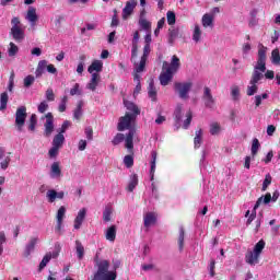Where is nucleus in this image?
<instances>
[{"mask_svg":"<svg viewBox=\"0 0 280 280\" xmlns=\"http://www.w3.org/2000/svg\"><path fill=\"white\" fill-rule=\"evenodd\" d=\"M262 100H268V94L267 93H262L261 95H256L255 96V106L256 107L261 106V101Z\"/></svg>","mask_w":280,"mask_h":280,"instance_id":"nucleus-55","label":"nucleus"},{"mask_svg":"<svg viewBox=\"0 0 280 280\" xmlns=\"http://www.w3.org/2000/svg\"><path fill=\"white\" fill-rule=\"evenodd\" d=\"M268 51V47L259 44L258 46V59L256 65L254 66V71H258L260 73H266V52Z\"/></svg>","mask_w":280,"mask_h":280,"instance_id":"nucleus-5","label":"nucleus"},{"mask_svg":"<svg viewBox=\"0 0 280 280\" xmlns=\"http://www.w3.org/2000/svg\"><path fill=\"white\" fill-rule=\"evenodd\" d=\"M100 80L101 78L98 73H92V78L90 82L86 84V89H89V91H95L100 85Z\"/></svg>","mask_w":280,"mask_h":280,"instance_id":"nucleus-21","label":"nucleus"},{"mask_svg":"<svg viewBox=\"0 0 280 280\" xmlns=\"http://www.w3.org/2000/svg\"><path fill=\"white\" fill-rule=\"evenodd\" d=\"M178 248L180 252L185 248V228H179V236L177 240Z\"/></svg>","mask_w":280,"mask_h":280,"instance_id":"nucleus-30","label":"nucleus"},{"mask_svg":"<svg viewBox=\"0 0 280 280\" xmlns=\"http://www.w3.org/2000/svg\"><path fill=\"white\" fill-rule=\"evenodd\" d=\"M13 90H14V72L11 73L9 78V85H8V91L10 93H12Z\"/></svg>","mask_w":280,"mask_h":280,"instance_id":"nucleus-63","label":"nucleus"},{"mask_svg":"<svg viewBox=\"0 0 280 280\" xmlns=\"http://www.w3.org/2000/svg\"><path fill=\"white\" fill-rule=\"evenodd\" d=\"M137 0H129L126 2L125 8L122 9V20L128 21V18L135 12V8H137Z\"/></svg>","mask_w":280,"mask_h":280,"instance_id":"nucleus-12","label":"nucleus"},{"mask_svg":"<svg viewBox=\"0 0 280 280\" xmlns=\"http://www.w3.org/2000/svg\"><path fill=\"white\" fill-rule=\"evenodd\" d=\"M110 215H113V208L107 206L103 211L104 222H110Z\"/></svg>","mask_w":280,"mask_h":280,"instance_id":"nucleus-47","label":"nucleus"},{"mask_svg":"<svg viewBox=\"0 0 280 280\" xmlns=\"http://www.w3.org/2000/svg\"><path fill=\"white\" fill-rule=\"evenodd\" d=\"M163 69H166V71H170L171 73H176V71L180 69V59L176 55H174L172 57L171 63H168L167 61L163 62Z\"/></svg>","mask_w":280,"mask_h":280,"instance_id":"nucleus-11","label":"nucleus"},{"mask_svg":"<svg viewBox=\"0 0 280 280\" xmlns=\"http://www.w3.org/2000/svg\"><path fill=\"white\" fill-rule=\"evenodd\" d=\"M156 156H158L156 151H151V171H150L151 180H154V173L156 172Z\"/></svg>","mask_w":280,"mask_h":280,"instance_id":"nucleus-25","label":"nucleus"},{"mask_svg":"<svg viewBox=\"0 0 280 280\" xmlns=\"http://www.w3.org/2000/svg\"><path fill=\"white\" fill-rule=\"evenodd\" d=\"M68 100L69 98L67 96H63L61 98V102H60L59 107H58L59 113H65L67 110V102H68Z\"/></svg>","mask_w":280,"mask_h":280,"instance_id":"nucleus-59","label":"nucleus"},{"mask_svg":"<svg viewBox=\"0 0 280 280\" xmlns=\"http://www.w3.org/2000/svg\"><path fill=\"white\" fill-rule=\"evenodd\" d=\"M221 130H222V127H220V124L212 122L210 125V135L212 136L220 135Z\"/></svg>","mask_w":280,"mask_h":280,"instance_id":"nucleus-48","label":"nucleus"},{"mask_svg":"<svg viewBox=\"0 0 280 280\" xmlns=\"http://www.w3.org/2000/svg\"><path fill=\"white\" fill-rule=\"evenodd\" d=\"M85 218H86V208H82L81 210H79L78 215L74 219V229L77 230L80 229Z\"/></svg>","mask_w":280,"mask_h":280,"instance_id":"nucleus-20","label":"nucleus"},{"mask_svg":"<svg viewBox=\"0 0 280 280\" xmlns=\"http://www.w3.org/2000/svg\"><path fill=\"white\" fill-rule=\"evenodd\" d=\"M266 248V241L260 240L256 245L254 246L253 250H247L245 255V261L249 266H257L259 264V257H261V253H264V249Z\"/></svg>","mask_w":280,"mask_h":280,"instance_id":"nucleus-3","label":"nucleus"},{"mask_svg":"<svg viewBox=\"0 0 280 280\" xmlns=\"http://www.w3.org/2000/svg\"><path fill=\"white\" fill-rule=\"evenodd\" d=\"M25 20L28 21V23H31V27H36V22L38 21V14L36 13V8L34 7L28 8L25 15Z\"/></svg>","mask_w":280,"mask_h":280,"instance_id":"nucleus-14","label":"nucleus"},{"mask_svg":"<svg viewBox=\"0 0 280 280\" xmlns=\"http://www.w3.org/2000/svg\"><path fill=\"white\" fill-rule=\"evenodd\" d=\"M36 124H38V118L36 117V114H32L28 121V130H31V132H34V130H36Z\"/></svg>","mask_w":280,"mask_h":280,"instance_id":"nucleus-42","label":"nucleus"},{"mask_svg":"<svg viewBox=\"0 0 280 280\" xmlns=\"http://www.w3.org/2000/svg\"><path fill=\"white\" fill-rule=\"evenodd\" d=\"M82 106H84V103L82 101H79L77 108L74 109V113H73V118L77 120H80V118L82 117Z\"/></svg>","mask_w":280,"mask_h":280,"instance_id":"nucleus-40","label":"nucleus"},{"mask_svg":"<svg viewBox=\"0 0 280 280\" xmlns=\"http://www.w3.org/2000/svg\"><path fill=\"white\" fill-rule=\"evenodd\" d=\"M97 271L94 275V280H115L117 279V273L115 271H108L110 264L108 260H97L96 261Z\"/></svg>","mask_w":280,"mask_h":280,"instance_id":"nucleus-2","label":"nucleus"},{"mask_svg":"<svg viewBox=\"0 0 280 280\" xmlns=\"http://www.w3.org/2000/svg\"><path fill=\"white\" fill-rule=\"evenodd\" d=\"M75 250L78 259H84V245H82V242L75 241Z\"/></svg>","mask_w":280,"mask_h":280,"instance_id":"nucleus-32","label":"nucleus"},{"mask_svg":"<svg viewBox=\"0 0 280 280\" xmlns=\"http://www.w3.org/2000/svg\"><path fill=\"white\" fill-rule=\"evenodd\" d=\"M46 122L44 125V135L46 137H51V133L54 132V115L51 113L46 114Z\"/></svg>","mask_w":280,"mask_h":280,"instance_id":"nucleus-13","label":"nucleus"},{"mask_svg":"<svg viewBox=\"0 0 280 280\" xmlns=\"http://www.w3.org/2000/svg\"><path fill=\"white\" fill-rule=\"evenodd\" d=\"M117 237V225H110L105 232L107 242H115Z\"/></svg>","mask_w":280,"mask_h":280,"instance_id":"nucleus-23","label":"nucleus"},{"mask_svg":"<svg viewBox=\"0 0 280 280\" xmlns=\"http://www.w3.org/2000/svg\"><path fill=\"white\" fill-rule=\"evenodd\" d=\"M271 183H272V176L270 174H267L262 183L261 191H266V189H268V186L271 185Z\"/></svg>","mask_w":280,"mask_h":280,"instance_id":"nucleus-54","label":"nucleus"},{"mask_svg":"<svg viewBox=\"0 0 280 280\" xmlns=\"http://www.w3.org/2000/svg\"><path fill=\"white\" fill-rule=\"evenodd\" d=\"M70 95H82V91L80 90V83H75L73 88L70 90Z\"/></svg>","mask_w":280,"mask_h":280,"instance_id":"nucleus-61","label":"nucleus"},{"mask_svg":"<svg viewBox=\"0 0 280 280\" xmlns=\"http://www.w3.org/2000/svg\"><path fill=\"white\" fill-rule=\"evenodd\" d=\"M36 244H38V237H32L24 248L23 257H30L34 253Z\"/></svg>","mask_w":280,"mask_h":280,"instance_id":"nucleus-17","label":"nucleus"},{"mask_svg":"<svg viewBox=\"0 0 280 280\" xmlns=\"http://www.w3.org/2000/svg\"><path fill=\"white\" fill-rule=\"evenodd\" d=\"M8 100H10L8 92H3L0 95V110H5V108H8Z\"/></svg>","mask_w":280,"mask_h":280,"instance_id":"nucleus-36","label":"nucleus"},{"mask_svg":"<svg viewBox=\"0 0 280 280\" xmlns=\"http://www.w3.org/2000/svg\"><path fill=\"white\" fill-rule=\"evenodd\" d=\"M259 148H260V144H259V139L257 138H254L253 139V142H252V156H257V152H259Z\"/></svg>","mask_w":280,"mask_h":280,"instance_id":"nucleus-43","label":"nucleus"},{"mask_svg":"<svg viewBox=\"0 0 280 280\" xmlns=\"http://www.w3.org/2000/svg\"><path fill=\"white\" fill-rule=\"evenodd\" d=\"M11 36L13 37V40H16V43H22V40H25V30L23 28L21 24V19L19 16H14L11 20Z\"/></svg>","mask_w":280,"mask_h":280,"instance_id":"nucleus-4","label":"nucleus"},{"mask_svg":"<svg viewBox=\"0 0 280 280\" xmlns=\"http://www.w3.org/2000/svg\"><path fill=\"white\" fill-rule=\"evenodd\" d=\"M45 69H47V60H40L35 71L36 78H40L45 73Z\"/></svg>","mask_w":280,"mask_h":280,"instance_id":"nucleus-28","label":"nucleus"},{"mask_svg":"<svg viewBox=\"0 0 280 280\" xmlns=\"http://www.w3.org/2000/svg\"><path fill=\"white\" fill-rule=\"evenodd\" d=\"M194 143L195 148H200V145H202V129L196 131Z\"/></svg>","mask_w":280,"mask_h":280,"instance_id":"nucleus-39","label":"nucleus"},{"mask_svg":"<svg viewBox=\"0 0 280 280\" xmlns=\"http://www.w3.org/2000/svg\"><path fill=\"white\" fill-rule=\"evenodd\" d=\"M124 139H126V136H124V133H117L112 140V143L113 145H119V143H121Z\"/></svg>","mask_w":280,"mask_h":280,"instance_id":"nucleus-56","label":"nucleus"},{"mask_svg":"<svg viewBox=\"0 0 280 280\" xmlns=\"http://www.w3.org/2000/svg\"><path fill=\"white\" fill-rule=\"evenodd\" d=\"M27 119V107L21 106L15 112V126L19 132H23V126Z\"/></svg>","mask_w":280,"mask_h":280,"instance_id":"nucleus-8","label":"nucleus"},{"mask_svg":"<svg viewBox=\"0 0 280 280\" xmlns=\"http://www.w3.org/2000/svg\"><path fill=\"white\" fill-rule=\"evenodd\" d=\"M66 213H67V208H65V206H61L58 209V211H57V215H56V220H57L56 231H58V232L62 231V222L65 220Z\"/></svg>","mask_w":280,"mask_h":280,"instance_id":"nucleus-16","label":"nucleus"},{"mask_svg":"<svg viewBox=\"0 0 280 280\" xmlns=\"http://www.w3.org/2000/svg\"><path fill=\"white\" fill-rule=\"evenodd\" d=\"M124 105L128 112L118 120L117 130L119 132H124V130H132V128H135V124L137 122V117L141 115V109H139L137 104L124 100Z\"/></svg>","mask_w":280,"mask_h":280,"instance_id":"nucleus-1","label":"nucleus"},{"mask_svg":"<svg viewBox=\"0 0 280 280\" xmlns=\"http://www.w3.org/2000/svg\"><path fill=\"white\" fill-rule=\"evenodd\" d=\"M192 86L194 83L191 82H176L174 89L180 100H189V92L191 91Z\"/></svg>","mask_w":280,"mask_h":280,"instance_id":"nucleus-7","label":"nucleus"},{"mask_svg":"<svg viewBox=\"0 0 280 280\" xmlns=\"http://www.w3.org/2000/svg\"><path fill=\"white\" fill-rule=\"evenodd\" d=\"M166 20H167L168 25H175L176 24V13H174V11H167Z\"/></svg>","mask_w":280,"mask_h":280,"instance_id":"nucleus-50","label":"nucleus"},{"mask_svg":"<svg viewBox=\"0 0 280 280\" xmlns=\"http://www.w3.org/2000/svg\"><path fill=\"white\" fill-rule=\"evenodd\" d=\"M49 261H51V253H50V252L47 253V254L43 257V259H42V261H40V264H39V270H43L44 268H46V267H47V264H49Z\"/></svg>","mask_w":280,"mask_h":280,"instance_id":"nucleus-45","label":"nucleus"},{"mask_svg":"<svg viewBox=\"0 0 280 280\" xmlns=\"http://www.w3.org/2000/svg\"><path fill=\"white\" fill-rule=\"evenodd\" d=\"M139 27H141L144 32H152V22L148 21V19H139L138 21Z\"/></svg>","mask_w":280,"mask_h":280,"instance_id":"nucleus-27","label":"nucleus"},{"mask_svg":"<svg viewBox=\"0 0 280 280\" xmlns=\"http://www.w3.org/2000/svg\"><path fill=\"white\" fill-rule=\"evenodd\" d=\"M9 155H7L4 159H2L0 161V170H2L3 172H5V170H8V167H10V163L12 162V158H10V154H12L11 152L8 153Z\"/></svg>","mask_w":280,"mask_h":280,"instance_id":"nucleus-35","label":"nucleus"},{"mask_svg":"<svg viewBox=\"0 0 280 280\" xmlns=\"http://www.w3.org/2000/svg\"><path fill=\"white\" fill-rule=\"evenodd\" d=\"M46 100L47 102H54L56 100V94H54V90L51 88H48L46 90Z\"/></svg>","mask_w":280,"mask_h":280,"instance_id":"nucleus-58","label":"nucleus"},{"mask_svg":"<svg viewBox=\"0 0 280 280\" xmlns=\"http://www.w3.org/2000/svg\"><path fill=\"white\" fill-rule=\"evenodd\" d=\"M201 37H202V31L200 30V25L196 24L192 33V40H195V43H200Z\"/></svg>","mask_w":280,"mask_h":280,"instance_id":"nucleus-37","label":"nucleus"},{"mask_svg":"<svg viewBox=\"0 0 280 280\" xmlns=\"http://www.w3.org/2000/svg\"><path fill=\"white\" fill-rule=\"evenodd\" d=\"M172 78H174V72H170V70L162 68V72L159 78L160 84H162V86H167V84L172 82Z\"/></svg>","mask_w":280,"mask_h":280,"instance_id":"nucleus-15","label":"nucleus"},{"mask_svg":"<svg viewBox=\"0 0 280 280\" xmlns=\"http://www.w3.org/2000/svg\"><path fill=\"white\" fill-rule=\"evenodd\" d=\"M202 102L206 108H213L215 106V98L211 94V89L208 86L203 88Z\"/></svg>","mask_w":280,"mask_h":280,"instance_id":"nucleus-10","label":"nucleus"},{"mask_svg":"<svg viewBox=\"0 0 280 280\" xmlns=\"http://www.w3.org/2000/svg\"><path fill=\"white\" fill-rule=\"evenodd\" d=\"M62 176V168L60 162H54L50 166V178H60Z\"/></svg>","mask_w":280,"mask_h":280,"instance_id":"nucleus-19","label":"nucleus"},{"mask_svg":"<svg viewBox=\"0 0 280 280\" xmlns=\"http://www.w3.org/2000/svg\"><path fill=\"white\" fill-rule=\"evenodd\" d=\"M145 229H150V226H154L156 224V213L148 212L143 217Z\"/></svg>","mask_w":280,"mask_h":280,"instance_id":"nucleus-18","label":"nucleus"},{"mask_svg":"<svg viewBox=\"0 0 280 280\" xmlns=\"http://www.w3.org/2000/svg\"><path fill=\"white\" fill-rule=\"evenodd\" d=\"M133 139H135V129H131L129 130L127 137L125 138V148H127V150H132V148H135Z\"/></svg>","mask_w":280,"mask_h":280,"instance_id":"nucleus-24","label":"nucleus"},{"mask_svg":"<svg viewBox=\"0 0 280 280\" xmlns=\"http://www.w3.org/2000/svg\"><path fill=\"white\" fill-rule=\"evenodd\" d=\"M213 14L206 13L201 19L203 27H213Z\"/></svg>","mask_w":280,"mask_h":280,"instance_id":"nucleus-26","label":"nucleus"},{"mask_svg":"<svg viewBox=\"0 0 280 280\" xmlns=\"http://www.w3.org/2000/svg\"><path fill=\"white\" fill-rule=\"evenodd\" d=\"M16 54H19V46H16V44H14L13 42H11V43L9 44L8 55L12 58V57H14Z\"/></svg>","mask_w":280,"mask_h":280,"instance_id":"nucleus-46","label":"nucleus"},{"mask_svg":"<svg viewBox=\"0 0 280 280\" xmlns=\"http://www.w3.org/2000/svg\"><path fill=\"white\" fill-rule=\"evenodd\" d=\"M174 117H175V121L177 124H180V121L183 119V105H177V107L175 108V112H174Z\"/></svg>","mask_w":280,"mask_h":280,"instance_id":"nucleus-41","label":"nucleus"},{"mask_svg":"<svg viewBox=\"0 0 280 280\" xmlns=\"http://www.w3.org/2000/svg\"><path fill=\"white\" fill-rule=\"evenodd\" d=\"M52 145L59 149L62 148V145H65V135L62 133L56 135L52 139Z\"/></svg>","mask_w":280,"mask_h":280,"instance_id":"nucleus-29","label":"nucleus"},{"mask_svg":"<svg viewBox=\"0 0 280 280\" xmlns=\"http://www.w3.org/2000/svg\"><path fill=\"white\" fill-rule=\"evenodd\" d=\"M124 163L126 167L130 168L132 167V165H135V158H132V155H126L124 158Z\"/></svg>","mask_w":280,"mask_h":280,"instance_id":"nucleus-57","label":"nucleus"},{"mask_svg":"<svg viewBox=\"0 0 280 280\" xmlns=\"http://www.w3.org/2000/svg\"><path fill=\"white\" fill-rule=\"evenodd\" d=\"M150 51H151V48H150V45H144L143 47V55L141 57L142 60H148V56H150Z\"/></svg>","mask_w":280,"mask_h":280,"instance_id":"nucleus-64","label":"nucleus"},{"mask_svg":"<svg viewBox=\"0 0 280 280\" xmlns=\"http://www.w3.org/2000/svg\"><path fill=\"white\" fill-rule=\"evenodd\" d=\"M192 118H194V116H192L191 112H187L186 119L184 120V125H183L184 130H187V128H189V126L191 125Z\"/></svg>","mask_w":280,"mask_h":280,"instance_id":"nucleus-52","label":"nucleus"},{"mask_svg":"<svg viewBox=\"0 0 280 280\" xmlns=\"http://www.w3.org/2000/svg\"><path fill=\"white\" fill-rule=\"evenodd\" d=\"M49 108V104H47V101H43L42 103H39L37 110L38 113H45L47 109Z\"/></svg>","mask_w":280,"mask_h":280,"instance_id":"nucleus-62","label":"nucleus"},{"mask_svg":"<svg viewBox=\"0 0 280 280\" xmlns=\"http://www.w3.org/2000/svg\"><path fill=\"white\" fill-rule=\"evenodd\" d=\"M147 59H141L139 63H135L136 73H143L145 69Z\"/></svg>","mask_w":280,"mask_h":280,"instance_id":"nucleus-49","label":"nucleus"},{"mask_svg":"<svg viewBox=\"0 0 280 280\" xmlns=\"http://www.w3.org/2000/svg\"><path fill=\"white\" fill-rule=\"evenodd\" d=\"M149 97L152 100V102H156V88H154V81H150L149 88H148Z\"/></svg>","mask_w":280,"mask_h":280,"instance_id":"nucleus-34","label":"nucleus"},{"mask_svg":"<svg viewBox=\"0 0 280 280\" xmlns=\"http://www.w3.org/2000/svg\"><path fill=\"white\" fill-rule=\"evenodd\" d=\"M178 38V28L176 27H171L168 30V43L170 45H174V40Z\"/></svg>","mask_w":280,"mask_h":280,"instance_id":"nucleus-33","label":"nucleus"},{"mask_svg":"<svg viewBox=\"0 0 280 280\" xmlns=\"http://www.w3.org/2000/svg\"><path fill=\"white\" fill-rule=\"evenodd\" d=\"M271 62H272V65H276V66L280 65V51H279V48H275L271 51Z\"/></svg>","mask_w":280,"mask_h":280,"instance_id":"nucleus-38","label":"nucleus"},{"mask_svg":"<svg viewBox=\"0 0 280 280\" xmlns=\"http://www.w3.org/2000/svg\"><path fill=\"white\" fill-rule=\"evenodd\" d=\"M34 82H36V78H34V75L28 74L27 77H25L24 78L25 89H30V86H32V84H34Z\"/></svg>","mask_w":280,"mask_h":280,"instance_id":"nucleus-51","label":"nucleus"},{"mask_svg":"<svg viewBox=\"0 0 280 280\" xmlns=\"http://www.w3.org/2000/svg\"><path fill=\"white\" fill-rule=\"evenodd\" d=\"M231 96L232 100L236 101L240 97V86L237 85H232L231 86Z\"/></svg>","mask_w":280,"mask_h":280,"instance_id":"nucleus-53","label":"nucleus"},{"mask_svg":"<svg viewBox=\"0 0 280 280\" xmlns=\"http://www.w3.org/2000/svg\"><path fill=\"white\" fill-rule=\"evenodd\" d=\"M104 67V63L102 62V60H94L90 67L88 68L89 73H91L93 75V73H100L102 71Z\"/></svg>","mask_w":280,"mask_h":280,"instance_id":"nucleus-22","label":"nucleus"},{"mask_svg":"<svg viewBox=\"0 0 280 280\" xmlns=\"http://www.w3.org/2000/svg\"><path fill=\"white\" fill-rule=\"evenodd\" d=\"M139 185V177L137 176V174H133L130 176V180L128 184V191H135V188Z\"/></svg>","mask_w":280,"mask_h":280,"instance_id":"nucleus-31","label":"nucleus"},{"mask_svg":"<svg viewBox=\"0 0 280 280\" xmlns=\"http://www.w3.org/2000/svg\"><path fill=\"white\" fill-rule=\"evenodd\" d=\"M58 152H60V148L52 145L50 148V150L48 151V154H49L50 159H56V156H58Z\"/></svg>","mask_w":280,"mask_h":280,"instance_id":"nucleus-60","label":"nucleus"},{"mask_svg":"<svg viewBox=\"0 0 280 280\" xmlns=\"http://www.w3.org/2000/svg\"><path fill=\"white\" fill-rule=\"evenodd\" d=\"M264 78V72L253 71L252 78L249 80V85L247 86V95L249 97H253L257 91H259V82H261V79Z\"/></svg>","mask_w":280,"mask_h":280,"instance_id":"nucleus-6","label":"nucleus"},{"mask_svg":"<svg viewBox=\"0 0 280 280\" xmlns=\"http://www.w3.org/2000/svg\"><path fill=\"white\" fill-rule=\"evenodd\" d=\"M279 190H275L273 195L267 192L265 196L258 198V200L255 203V209H259V206L261 205H270V202H277V200H279Z\"/></svg>","mask_w":280,"mask_h":280,"instance_id":"nucleus-9","label":"nucleus"},{"mask_svg":"<svg viewBox=\"0 0 280 280\" xmlns=\"http://www.w3.org/2000/svg\"><path fill=\"white\" fill-rule=\"evenodd\" d=\"M56 199H57V191L55 189L47 190L46 200L51 203V202H56Z\"/></svg>","mask_w":280,"mask_h":280,"instance_id":"nucleus-44","label":"nucleus"}]
</instances>
